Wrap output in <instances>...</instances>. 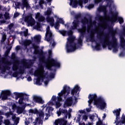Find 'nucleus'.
<instances>
[{"instance_id":"nucleus-1","label":"nucleus","mask_w":125,"mask_h":125,"mask_svg":"<svg viewBox=\"0 0 125 125\" xmlns=\"http://www.w3.org/2000/svg\"><path fill=\"white\" fill-rule=\"evenodd\" d=\"M107 26L109 28V32L111 35V41H109L108 34H105L106 40L103 39V40H101V35L100 34H103V31H100L98 33L97 38L100 40L103 48H106L107 45H109V43H110L111 46L113 48V52H118V42L116 36H115L117 34V30H114L113 27H110L109 25Z\"/></svg>"},{"instance_id":"nucleus-2","label":"nucleus","mask_w":125,"mask_h":125,"mask_svg":"<svg viewBox=\"0 0 125 125\" xmlns=\"http://www.w3.org/2000/svg\"><path fill=\"white\" fill-rule=\"evenodd\" d=\"M88 99V103L89 106H90L91 103L94 101V104L96 105L97 107H99L102 110L106 108V104L105 100L101 97L97 98L96 94H89Z\"/></svg>"},{"instance_id":"nucleus-3","label":"nucleus","mask_w":125,"mask_h":125,"mask_svg":"<svg viewBox=\"0 0 125 125\" xmlns=\"http://www.w3.org/2000/svg\"><path fill=\"white\" fill-rule=\"evenodd\" d=\"M82 23V28L78 29L79 33H80V37L83 38L86 32V24L88 23V20L86 18H84V19L81 20ZM78 45L76 48H79L80 46H83V39L80 37L77 41Z\"/></svg>"},{"instance_id":"nucleus-4","label":"nucleus","mask_w":125,"mask_h":125,"mask_svg":"<svg viewBox=\"0 0 125 125\" xmlns=\"http://www.w3.org/2000/svg\"><path fill=\"white\" fill-rule=\"evenodd\" d=\"M34 54H39V70L43 74L44 72V68L42 64L46 62V61H45V56L43 55V51L42 49L40 50H39V48L35 49Z\"/></svg>"},{"instance_id":"nucleus-5","label":"nucleus","mask_w":125,"mask_h":125,"mask_svg":"<svg viewBox=\"0 0 125 125\" xmlns=\"http://www.w3.org/2000/svg\"><path fill=\"white\" fill-rule=\"evenodd\" d=\"M76 37L75 36H69L67 39L66 44V51L68 53L73 52L77 49V43L74 42Z\"/></svg>"},{"instance_id":"nucleus-6","label":"nucleus","mask_w":125,"mask_h":125,"mask_svg":"<svg viewBox=\"0 0 125 125\" xmlns=\"http://www.w3.org/2000/svg\"><path fill=\"white\" fill-rule=\"evenodd\" d=\"M121 108L117 109L113 111V114L116 115V120H115V123L116 124V125H123L125 124V115L123 114L122 117H121V121H118L121 117H120V114H121Z\"/></svg>"},{"instance_id":"nucleus-7","label":"nucleus","mask_w":125,"mask_h":125,"mask_svg":"<svg viewBox=\"0 0 125 125\" xmlns=\"http://www.w3.org/2000/svg\"><path fill=\"white\" fill-rule=\"evenodd\" d=\"M71 91V88L67 85H65L63 86V89L62 90L61 92L58 93V97H57L58 102H60L62 101V95H65L66 93V96H68L69 94H70V91Z\"/></svg>"},{"instance_id":"nucleus-8","label":"nucleus","mask_w":125,"mask_h":125,"mask_svg":"<svg viewBox=\"0 0 125 125\" xmlns=\"http://www.w3.org/2000/svg\"><path fill=\"white\" fill-rule=\"evenodd\" d=\"M51 12H52V9L50 8L46 11L45 14L47 16V17L46 18V21L48 23H50V26L53 27L54 26V19L53 17H49L51 15Z\"/></svg>"},{"instance_id":"nucleus-9","label":"nucleus","mask_w":125,"mask_h":125,"mask_svg":"<svg viewBox=\"0 0 125 125\" xmlns=\"http://www.w3.org/2000/svg\"><path fill=\"white\" fill-rule=\"evenodd\" d=\"M48 61L51 62L52 66L50 65H46V68H47V70H49V71H52V67H56L57 68H60V63L54 60V59H48Z\"/></svg>"},{"instance_id":"nucleus-10","label":"nucleus","mask_w":125,"mask_h":125,"mask_svg":"<svg viewBox=\"0 0 125 125\" xmlns=\"http://www.w3.org/2000/svg\"><path fill=\"white\" fill-rule=\"evenodd\" d=\"M83 0H70V5H72L74 8L78 7V5L81 6V8L83 7Z\"/></svg>"},{"instance_id":"nucleus-11","label":"nucleus","mask_w":125,"mask_h":125,"mask_svg":"<svg viewBox=\"0 0 125 125\" xmlns=\"http://www.w3.org/2000/svg\"><path fill=\"white\" fill-rule=\"evenodd\" d=\"M18 66L19 71H18V73L19 74V75H23V74L25 73V69L30 68V64L26 63L22 67V66H19V64Z\"/></svg>"},{"instance_id":"nucleus-12","label":"nucleus","mask_w":125,"mask_h":125,"mask_svg":"<svg viewBox=\"0 0 125 125\" xmlns=\"http://www.w3.org/2000/svg\"><path fill=\"white\" fill-rule=\"evenodd\" d=\"M45 39L47 42H49L51 41L52 39V33L50 31V27L48 26L46 28V32L45 34Z\"/></svg>"},{"instance_id":"nucleus-13","label":"nucleus","mask_w":125,"mask_h":125,"mask_svg":"<svg viewBox=\"0 0 125 125\" xmlns=\"http://www.w3.org/2000/svg\"><path fill=\"white\" fill-rule=\"evenodd\" d=\"M14 94L15 96L16 100H17L18 98H21L22 96H25V99H26V100H29V97H28V95H27V94L15 92H14Z\"/></svg>"},{"instance_id":"nucleus-14","label":"nucleus","mask_w":125,"mask_h":125,"mask_svg":"<svg viewBox=\"0 0 125 125\" xmlns=\"http://www.w3.org/2000/svg\"><path fill=\"white\" fill-rule=\"evenodd\" d=\"M73 104V96L69 97L66 99L63 104L64 108L70 107Z\"/></svg>"},{"instance_id":"nucleus-15","label":"nucleus","mask_w":125,"mask_h":125,"mask_svg":"<svg viewBox=\"0 0 125 125\" xmlns=\"http://www.w3.org/2000/svg\"><path fill=\"white\" fill-rule=\"evenodd\" d=\"M18 65H19V63L17 62L13 63V64L12 70L15 72L13 73V77L14 78H17V77H18V75H19V73L17 71V70H18Z\"/></svg>"},{"instance_id":"nucleus-16","label":"nucleus","mask_w":125,"mask_h":125,"mask_svg":"<svg viewBox=\"0 0 125 125\" xmlns=\"http://www.w3.org/2000/svg\"><path fill=\"white\" fill-rule=\"evenodd\" d=\"M11 95V91L9 90L2 91V95L1 98L2 100H6L9 96Z\"/></svg>"},{"instance_id":"nucleus-17","label":"nucleus","mask_w":125,"mask_h":125,"mask_svg":"<svg viewBox=\"0 0 125 125\" xmlns=\"http://www.w3.org/2000/svg\"><path fill=\"white\" fill-rule=\"evenodd\" d=\"M45 79H48V75H47V72L44 73L43 76H40L39 78L36 80V84L39 85H42V83H41V80L43 81Z\"/></svg>"},{"instance_id":"nucleus-18","label":"nucleus","mask_w":125,"mask_h":125,"mask_svg":"<svg viewBox=\"0 0 125 125\" xmlns=\"http://www.w3.org/2000/svg\"><path fill=\"white\" fill-rule=\"evenodd\" d=\"M33 101L35 103H39V104H43L44 103V101L42 100V98L38 96H34Z\"/></svg>"},{"instance_id":"nucleus-19","label":"nucleus","mask_w":125,"mask_h":125,"mask_svg":"<svg viewBox=\"0 0 125 125\" xmlns=\"http://www.w3.org/2000/svg\"><path fill=\"white\" fill-rule=\"evenodd\" d=\"M26 106L23 105L21 107V106H17V113L18 115H20L21 114H26V110H25V108Z\"/></svg>"},{"instance_id":"nucleus-20","label":"nucleus","mask_w":125,"mask_h":125,"mask_svg":"<svg viewBox=\"0 0 125 125\" xmlns=\"http://www.w3.org/2000/svg\"><path fill=\"white\" fill-rule=\"evenodd\" d=\"M80 21L79 20H74L72 22V26H71V30H77L78 27H80Z\"/></svg>"},{"instance_id":"nucleus-21","label":"nucleus","mask_w":125,"mask_h":125,"mask_svg":"<svg viewBox=\"0 0 125 125\" xmlns=\"http://www.w3.org/2000/svg\"><path fill=\"white\" fill-rule=\"evenodd\" d=\"M81 89H80V86L79 85H76L74 86V88H73L71 91V94L72 96H74L76 93H78V91H80Z\"/></svg>"},{"instance_id":"nucleus-22","label":"nucleus","mask_w":125,"mask_h":125,"mask_svg":"<svg viewBox=\"0 0 125 125\" xmlns=\"http://www.w3.org/2000/svg\"><path fill=\"white\" fill-rule=\"evenodd\" d=\"M56 123L60 125H67V121L64 119H59L56 121Z\"/></svg>"},{"instance_id":"nucleus-23","label":"nucleus","mask_w":125,"mask_h":125,"mask_svg":"<svg viewBox=\"0 0 125 125\" xmlns=\"http://www.w3.org/2000/svg\"><path fill=\"white\" fill-rule=\"evenodd\" d=\"M91 34L90 35V41L92 42H95V37L94 36V34L93 33H96V30L95 29H92L91 30Z\"/></svg>"},{"instance_id":"nucleus-24","label":"nucleus","mask_w":125,"mask_h":125,"mask_svg":"<svg viewBox=\"0 0 125 125\" xmlns=\"http://www.w3.org/2000/svg\"><path fill=\"white\" fill-rule=\"evenodd\" d=\"M118 14L117 13L112 14V17L110 18V21L112 23H115L118 21Z\"/></svg>"},{"instance_id":"nucleus-25","label":"nucleus","mask_w":125,"mask_h":125,"mask_svg":"<svg viewBox=\"0 0 125 125\" xmlns=\"http://www.w3.org/2000/svg\"><path fill=\"white\" fill-rule=\"evenodd\" d=\"M12 120L14 121L15 125H18L20 118L19 117H16V115H14L12 116Z\"/></svg>"},{"instance_id":"nucleus-26","label":"nucleus","mask_w":125,"mask_h":125,"mask_svg":"<svg viewBox=\"0 0 125 125\" xmlns=\"http://www.w3.org/2000/svg\"><path fill=\"white\" fill-rule=\"evenodd\" d=\"M120 46L123 48L125 46V40L124 37H120Z\"/></svg>"},{"instance_id":"nucleus-27","label":"nucleus","mask_w":125,"mask_h":125,"mask_svg":"<svg viewBox=\"0 0 125 125\" xmlns=\"http://www.w3.org/2000/svg\"><path fill=\"white\" fill-rule=\"evenodd\" d=\"M32 18H33V16L32 15V14H30L26 16L24 18V22H28L30 21Z\"/></svg>"},{"instance_id":"nucleus-28","label":"nucleus","mask_w":125,"mask_h":125,"mask_svg":"<svg viewBox=\"0 0 125 125\" xmlns=\"http://www.w3.org/2000/svg\"><path fill=\"white\" fill-rule=\"evenodd\" d=\"M22 5L23 7H26V8H29V7H30V5L28 3L27 0H22Z\"/></svg>"},{"instance_id":"nucleus-29","label":"nucleus","mask_w":125,"mask_h":125,"mask_svg":"<svg viewBox=\"0 0 125 125\" xmlns=\"http://www.w3.org/2000/svg\"><path fill=\"white\" fill-rule=\"evenodd\" d=\"M29 113H31V114H35L38 115L39 114V110L37 108H35L34 109H30L29 110Z\"/></svg>"},{"instance_id":"nucleus-30","label":"nucleus","mask_w":125,"mask_h":125,"mask_svg":"<svg viewBox=\"0 0 125 125\" xmlns=\"http://www.w3.org/2000/svg\"><path fill=\"white\" fill-rule=\"evenodd\" d=\"M38 115H39V117L37 118H40L41 119H42V120H43V116L44 115V113L42 110H40L39 111Z\"/></svg>"},{"instance_id":"nucleus-31","label":"nucleus","mask_w":125,"mask_h":125,"mask_svg":"<svg viewBox=\"0 0 125 125\" xmlns=\"http://www.w3.org/2000/svg\"><path fill=\"white\" fill-rule=\"evenodd\" d=\"M26 100V99H25V96H22L21 98H20L19 100V104L20 105H22V104H24L23 101H24V100Z\"/></svg>"},{"instance_id":"nucleus-32","label":"nucleus","mask_w":125,"mask_h":125,"mask_svg":"<svg viewBox=\"0 0 125 125\" xmlns=\"http://www.w3.org/2000/svg\"><path fill=\"white\" fill-rule=\"evenodd\" d=\"M42 118H36L35 119V125H37V124H42Z\"/></svg>"},{"instance_id":"nucleus-33","label":"nucleus","mask_w":125,"mask_h":125,"mask_svg":"<svg viewBox=\"0 0 125 125\" xmlns=\"http://www.w3.org/2000/svg\"><path fill=\"white\" fill-rule=\"evenodd\" d=\"M34 39L36 42H41V36L39 35L36 36L34 37Z\"/></svg>"},{"instance_id":"nucleus-34","label":"nucleus","mask_w":125,"mask_h":125,"mask_svg":"<svg viewBox=\"0 0 125 125\" xmlns=\"http://www.w3.org/2000/svg\"><path fill=\"white\" fill-rule=\"evenodd\" d=\"M106 1L108 2L107 3V5L108 7L110 8V7H112V4L114 3V1L113 0H106Z\"/></svg>"},{"instance_id":"nucleus-35","label":"nucleus","mask_w":125,"mask_h":125,"mask_svg":"<svg viewBox=\"0 0 125 125\" xmlns=\"http://www.w3.org/2000/svg\"><path fill=\"white\" fill-rule=\"evenodd\" d=\"M57 21L59 22L60 24H62V25H65L64 21V20H63V19L58 18L57 19Z\"/></svg>"},{"instance_id":"nucleus-36","label":"nucleus","mask_w":125,"mask_h":125,"mask_svg":"<svg viewBox=\"0 0 125 125\" xmlns=\"http://www.w3.org/2000/svg\"><path fill=\"white\" fill-rule=\"evenodd\" d=\"M27 24L28 25H30V26H33L35 24V19H34L33 18L27 22Z\"/></svg>"},{"instance_id":"nucleus-37","label":"nucleus","mask_w":125,"mask_h":125,"mask_svg":"<svg viewBox=\"0 0 125 125\" xmlns=\"http://www.w3.org/2000/svg\"><path fill=\"white\" fill-rule=\"evenodd\" d=\"M98 11H102V12L106 11V7L104 6H102L98 9Z\"/></svg>"},{"instance_id":"nucleus-38","label":"nucleus","mask_w":125,"mask_h":125,"mask_svg":"<svg viewBox=\"0 0 125 125\" xmlns=\"http://www.w3.org/2000/svg\"><path fill=\"white\" fill-rule=\"evenodd\" d=\"M100 47H101V45H100V43H96V46H95V49L96 50H100Z\"/></svg>"},{"instance_id":"nucleus-39","label":"nucleus","mask_w":125,"mask_h":125,"mask_svg":"<svg viewBox=\"0 0 125 125\" xmlns=\"http://www.w3.org/2000/svg\"><path fill=\"white\" fill-rule=\"evenodd\" d=\"M117 20L120 24H123L124 23V19L121 17H118Z\"/></svg>"},{"instance_id":"nucleus-40","label":"nucleus","mask_w":125,"mask_h":125,"mask_svg":"<svg viewBox=\"0 0 125 125\" xmlns=\"http://www.w3.org/2000/svg\"><path fill=\"white\" fill-rule=\"evenodd\" d=\"M6 70L9 71V70H10V67L6 65L5 67H3V68L2 69V72H5Z\"/></svg>"},{"instance_id":"nucleus-41","label":"nucleus","mask_w":125,"mask_h":125,"mask_svg":"<svg viewBox=\"0 0 125 125\" xmlns=\"http://www.w3.org/2000/svg\"><path fill=\"white\" fill-rule=\"evenodd\" d=\"M5 116H6L7 118H8L9 117H10V116H14V115H13V113L12 112V111H10L6 113Z\"/></svg>"},{"instance_id":"nucleus-42","label":"nucleus","mask_w":125,"mask_h":125,"mask_svg":"<svg viewBox=\"0 0 125 125\" xmlns=\"http://www.w3.org/2000/svg\"><path fill=\"white\" fill-rule=\"evenodd\" d=\"M59 32L63 36H66V34H67V31L65 30H59Z\"/></svg>"},{"instance_id":"nucleus-43","label":"nucleus","mask_w":125,"mask_h":125,"mask_svg":"<svg viewBox=\"0 0 125 125\" xmlns=\"http://www.w3.org/2000/svg\"><path fill=\"white\" fill-rule=\"evenodd\" d=\"M4 17L6 20H7L9 18V13L7 12H5V14H4Z\"/></svg>"},{"instance_id":"nucleus-44","label":"nucleus","mask_w":125,"mask_h":125,"mask_svg":"<svg viewBox=\"0 0 125 125\" xmlns=\"http://www.w3.org/2000/svg\"><path fill=\"white\" fill-rule=\"evenodd\" d=\"M74 17L75 19H76L75 20H79L80 18L82 17V14H78L77 15H75Z\"/></svg>"},{"instance_id":"nucleus-45","label":"nucleus","mask_w":125,"mask_h":125,"mask_svg":"<svg viewBox=\"0 0 125 125\" xmlns=\"http://www.w3.org/2000/svg\"><path fill=\"white\" fill-rule=\"evenodd\" d=\"M56 108H59L60 107H61V103H60V102H56Z\"/></svg>"},{"instance_id":"nucleus-46","label":"nucleus","mask_w":125,"mask_h":125,"mask_svg":"<svg viewBox=\"0 0 125 125\" xmlns=\"http://www.w3.org/2000/svg\"><path fill=\"white\" fill-rule=\"evenodd\" d=\"M4 124L5 125H10V121L8 119L5 120L4 121Z\"/></svg>"},{"instance_id":"nucleus-47","label":"nucleus","mask_w":125,"mask_h":125,"mask_svg":"<svg viewBox=\"0 0 125 125\" xmlns=\"http://www.w3.org/2000/svg\"><path fill=\"white\" fill-rule=\"evenodd\" d=\"M61 112L62 114H66V115H68V112L67 111V109H63L61 108Z\"/></svg>"},{"instance_id":"nucleus-48","label":"nucleus","mask_w":125,"mask_h":125,"mask_svg":"<svg viewBox=\"0 0 125 125\" xmlns=\"http://www.w3.org/2000/svg\"><path fill=\"white\" fill-rule=\"evenodd\" d=\"M59 24H60L59 22H58L57 21L54 25L55 29H56V30H58L59 29L58 27L59 26Z\"/></svg>"},{"instance_id":"nucleus-49","label":"nucleus","mask_w":125,"mask_h":125,"mask_svg":"<svg viewBox=\"0 0 125 125\" xmlns=\"http://www.w3.org/2000/svg\"><path fill=\"white\" fill-rule=\"evenodd\" d=\"M87 7L88 9H91V8H93L94 7V4H89Z\"/></svg>"},{"instance_id":"nucleus-50","label":"nucleus","mask_w":125,"mask_h":125,"mask_svg":"<svg viewBox=\"0 0 125 125\" xmlns=\"http://www.w3.org/2000/svg\"><path fill=\"white\" fill-rule=\"evenodd\" d=\"M73 31L72 30H69L67 32V35L68 36H69V37H72L73 36Z\"/></svg>"},{"instance_id":"nucleus-51","label":"nucleus","mask_w":125,"mask_h":125,"mask_svg":"<svg viewBox=\"0 0 125 125\" xmlns=\"http://www.w3.org/2000/svg\"><path fill=\"white\" fill-rule=\"evenodd\" d=\"M15 5L17 8H20V6L21 5V3L20 2H17L15 3Z\"/></svg>"},{"instance_id":"nucleus-52","label":"nucleus","mask_w":125,"mask_h":125,"mask_svg":"<svg viewBox=\"0 0 125 125\" xmlns=\"http://www.w3.org/2000/svg\"><path fill=\"white\" fill-rule=\"evenodd\" d=\"M38 20L39 22H42L43 20H44V17H43L42 16H41L39 19Z\"/></svg>"},{"instance_id":"nucleus-53","label":"nucleus","mask_w":125,"mask_h":125,"mask_svg":"<svg viewBox=\"0 0 125 125\" xmlns=\"http://www.w3.org/2000/svg\"><path fill=\"white\" fill-rule=\"evenodd\" d=\"M54 77H55V74L51 72L49 75V78L51 79H54Z\"/></svg>"},{"instance_id":"nucleus-54","label":"nucleus","mask_w":125,"mask_h":125,"mask_svg":"<svg viewBox=\"0 0 125 125\" xmlns=\"http://www.w3.org/2000/svg\"><path fill=\"white\" fill-rule=\"evenodd\" d=\"M87 119H88V117L87 115H84L83 116L82 120H84V121H86Z\"/></svg>"},{"instance_id":"nucleus-55","label":"nucleus","mask_w":125,"mask_h":125,"mask_svg":"<svg viewBox=\"0 0 125 125\" xmlns=\"http://www.w3.org/2000/svg\"><path fill=\"white\" fill-rule=\"evenodd\" d=\"M31 42L30 41H25L24 42V44L25 46H27V45H29L30 44V42Z\"/></svg>"},{"instance_id":"nucleus-56","label":"nucleus","mask_w":125,"mask_h":125,"mask_svg":"<svg viewBox=\"0 0 125 125\" xmlns=\"http://www.w3.org/2000/svg\"><path fill=\"white\" fill-rule=\"evenodd\" d=\"M41 16V14L40 13H37L35 16V18L36 19H39Z\"/></svg>"},{"instance_id":"nucleus-57","label":"nucleus","mask_w":125,"mask_h":125,"mask_svg":"<svg viewBox=\"0 0 125 125\" xmlns=\"http://www.w3.org/2000/svg\"><path fill=\"white\" fill-rule=\"evenodd\" d=\"M9 52H10V49H8L5 52V56H8Z\"/></svg>"},{"instance_id":"nucleus-58","label":"nucleus","mask_w":125,"mask_h":125,"mask_svg":"<svg viewBox=\"0 0 125 125\" xmlns=\"http://www.w3.org/2000/svg\"><path fill=\"white\" fill-rule=\"evenodd\" d=\"M47 104V105H48V106H49V105H51V106H53V105H54V104L53 102L52 101H50Z\"/></svg>"},{"instance_id":"nucleus-59","label":"nucleus","mask_w":125,"mask_h":125,"mask_svg":"<svg viewBox=\"0 0 125 125\" xmlns=\"http://www.w3.org/2000/svg\"><path fill=\"white\" fill-rule=\"evenodd\" d=\"M57 114L58 117H60L61 116V114H62V113L61 112V108H60L59 109V111L57 112Z\"/></svg>"},{"instance_id":"nucleus-60","label":"nucleus","mask_w":125,"mask_h":125,"mask_svg":"<svg viewBox=\"0 0 125 125\" xmlns=\"http://www.w3.org/2000/svg\"><path fill=\"white\" fill-rule=\"evenodd\" d=\"M32 47L34 49H37V48H39V46L37 45L36 44H33Z\"/></svg>"},{"instance_id":"nucleus-61","label":"nucleus","mask_w":125,"mask_h":125,"mask_svg":"<svg viewBox=\"0 0 125 125\" xmlns=\"http://www.w3.org/2000/svg\"><path fill=\"white\" fill-rule=\"evenodd\" d=\"M102 1V0H94V3L95 4H98L99 2H101Z\"/></svg>"},{"instance_id":"nucleus-62","label":"nucleus","mask_w":125,"mask_h":125,"mask_svg":"<svg viewBox=\"0 0 125 125\" xmlns=\"http://www.w3.org/2000/svg\"><path fill=\"white\" fill-rule=\"evenodd\" d=\"M2 40L3 42L6 40V35L5 34H3L2 37Z\"/></svg>"},{"instance_id":"nucleus-63","label":"nucleus","mask_w":125,"mask_h":125,"mask_svg":"<svg viewBox=\"0 0 125 125\" xmlns=\"http://www.w3.org/2000/svg\"><path fill=\"white\" fill-rule=\"evenodd\" d=\"M103 125V122L101 120H99L96 124V125Z\"/></svg>"},{"instance_id":"nucleus-64","label":"nucleus","mask_w":125,"mask_h":125,"mask_svg":"<svg viewBox=\"0 0 125 125\" xmlns=\"http://www.w3.org/2000/svg\"><path fill=\"white\" fill-rule=\"evenodd\" d=\"M14 24L13 23L10 24V25H9L8 26V29L9 30H11V29H12V28L13 27Z\"/></svg>"}]
</instances>
